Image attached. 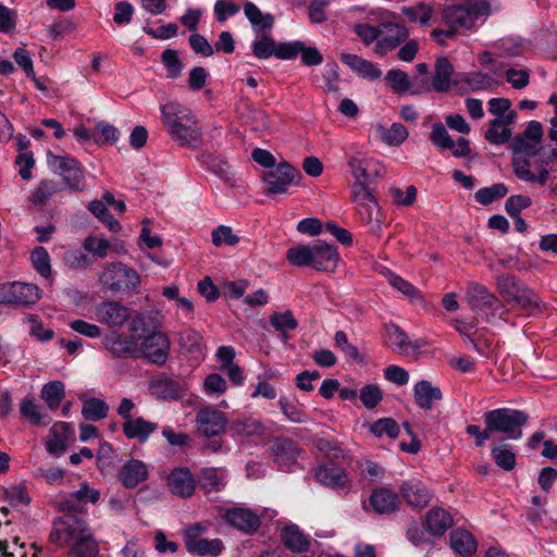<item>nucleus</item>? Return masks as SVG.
<instances>
[{
  "label": "nucleus",
  "mask_w": 557,
  "mask_h": 557,
  "mask_svg": "<svg viewBox=\"0 0 557 557\" xmlns=\"http://www.w3.org/2000/svg\"><path fill=\"white\" fill-rule=\"evenodd\" d=\"M161 119L170 137L184 148L196 149L202 141V129L197 116L187 107L170 101L161 106Z\"/></svg>",
  "instance_id": "nucleus-1"
},
{
  "label": "nucleus",
  "mask_w": 557,
  "mask_h": 557,
  "mask_svg": "<svg viewBox=\"0 0 557 557\" xmlns=\"http://www.w3.org/2000/svg\"><path fill=\"white\" fill-rule=\"evenodd\" d=\"M51 543L69 546V557H97L98 543L88 530L86 520L69 517L63 529H53L49 535Z\"/></svg>",
  "instance_id": "nucleus-2"
},
{
  "label": "nucleus",
  "mask_w": 557,
  "mask_h": 557,
  "mask_svg": "<svg viewBox=\"0 0 557 557\" xmlns=\"http://www.w3.org/2000/svg\"><path fill=\"white\" fill-rule=\"evenodd\" d=\"M466 299L471 310L491 324L503 319L507 312L504 302L485 285L470 281L466 288Z\"/></svg>",
  "instance_id": "nucleus-3"
},
{
  "label": "nucleus",
  "mask_w": 557,
  "mask_h": 557,
  "mask_svg": "<svg viewBox=\"0 0 557 557\" xmlns=\"http://www.w3.org/2000/svg\"><path fill=\"white\" fill-rule=\"evenodd\" d=\"M483 421L492 434L500 433L506 440L516 441L522 437V428L528 423L529 416L522 410L498 408L486 411Z\"/></svg>",
  "instance_id": "nucleus-4"
},
{
  "label": "nucleus",
  "mask_w": 557,
  "mask_h": 557,
  "mask_svg": "<svg viewBox=\"0 0 557 557\" xmlns=\"http://www.w3.org/2000/svg\"><path fill=\"white\" fill-rule=\"evenodd\" d=\"M496 288L507 304L522 310H534L541 306L540 297L515 275H497Z\"/></svg>",
  "instance_id": "nucleus-5"
},
{
  "label": "nucleus",
  "mask_w": 557,
  "mask_h": 557,
  "mask_svg": "<svg viewBox=\"0 0 557 557\" xmlns=\"http://www.w3.org/2000/svg\"><path fill=\"white\" fill-rule=\"evenodd\" d=\"M490 13V4L485 0H460L459 3L444 9L443 22L456 33L459 28H471L474 23Z\"/></svg>",
  "instance_id": "nucleus-6"
},
{
  "label": "nucleus",
  "mask_w": 557,
  "mask_h": 557,
  "mask_svg": "<svg viewBox=\"0 0 557 557\" xmlns=\"http://www.w3.org/2000/svg\"><path fill=\"white\" fill-rule=\"evenodd\" d=\"M103 289L112 293L128 292L140 283L139 274L122 262L107 263L99 276Z\"/></svg>",
  "instance_id": "nucleus-7"
},
{
  "label": "nucleus",
  "mask_w": 557,
  "mask_h": 557,
  "mask_svg": "<svg viewBox=\"0 0 557 557\" xmlns=\"http://www.w3.org/2000/svg\"><path fill=\"white\" fill-rule=\"evenodd\" d=\"M47 163L51 171L63 177V182L72 191H82L85 188V176L81 163L69 154H47Z\"/></svg>",
  "instance_id": "nucleus-8"
},
{
  "label": "nucleus",
  "mask_w": 557,
  "mask_h": 557,
  "mask_svg": "<svg viewBox=\"0 0 557 557\" xmlns=\"http://www.w3.org/2000/svg\"><path fill=\"white\" fill-rule=\"evenodd\" d=\"M135 404L129 398H122L116 409L117 414L123 419L122 430L128 440H137L145 443L149 436L157 430V424L143 417L133 418L131 412Z\"/></svg>",
  "instance_id": "nucleus-9"
},
{
  "label": "nucleus",
  "mask_w": 557,
  "mask_h": 557,
  "mask_svg": "<svg viewBox=\"0 0 557 557\" xmlns=\"http://www.w3.org/2000/svg\"><path fill=\"white\" fill-rule=\"evenodd\" d=\"M301 177L300 171L290 163L280 162L272 170L267 171L263 176L267 196L285 194L289 186Z\"/></svg>",
  "instance_id": "nucleus-10"
},
{
  "label": "nucleus",
  "mask_w": 557,
  "mask_h": 557,
  "mask_svg": "<svg viewBox=\"0 0 557 557\" xmlns=\"http://www.w3.org/2000/svg\"><path fill=\"white\" fill-rule=\"evenodd\" d=\"M171 348L169 336L163 332H151L145 336L139 346V355L150 363L161 367L165 364Z\"/></svg>",
  "instance_id": "nucleus-11"
},
{
  "label": "nucleus",
  "mask_w": 557,
  "mask_h": 557,
  "mask_svg": "<svg viewBox=\"0 0 557 557\" xmlns=\"http://www.w3.org/2000/svg\"><path fill=\"white\" fill-rule=\"evenodd\" d=\"M196 423L199 434L205 437H214L225 432L227 419L224 412L211 406L197 411Z\"/></svg>",
  "instance_id": "nucleus-12"
},
{
  "label": "nucleus",
  "mask_w": 557,
  "mask_h": 557,
  "mask_svg": "<svg viewBox=\"0 0 557 557\" xmlns=\"http://www.w3.org/2000/svg\"><path fill=\"white\" fill-rule=\"evenodd\" d=\"M104 348L113 358H138L139 344L134 336L111 332L102 338Z\"/></svg>",
  "instance_id": "nucleus-13"
},
{
  "label": "nucleus",
  "mask_w": 557,
  "mask_h": 557,
  "mask_svg": "<svg viewBox=\"0 0 557 557\" xmlns=\"http://www.w3.org/2000/svg\"><path fill=\"white\" fill-rule=\"evenodd\" d=\"M400 505L399 496L388 487H376L369 497V504H364L366 510H372L377 515H391Z\"/></svg>",
  "instance_id": "nucleus-14"
},
{
  "label": "nucleus",
  "mask_w": 557,
  "mask_h": 557,
  "mask_svg": "<svg viewBox=\"0 0 557 557\" xmlns=\"http://www.w3.org/2000/svg\"><path fill=\"white\" fill-rule=\"evenodd\" d=\"M226 521L245 534H253L261 525L260 517L249 508L233 507L225 512Z\"/></svg>",
  "instance_id": "nucleus-15"
},
{
  "label": "nucleus",
  "mask_w": 557,
  "mask_h": 557,
  "mask_svg": "<svg viewBox=\"0 0 557 557\" xmlns=\"http://www.w3.org/2000/svg\"><path fill=\"white\" fill-rule=\"evenodd\" d=\"M177 343L181 352L189 359L199 361L205 357L206 344L197 330L188 327L177 332Z\"/></svg>",
  "instance_id": "nucleus-16"
},
{
  "label": "nucleus",
  "mask_w": 557,
  "mask_h": 557,
  "mask_svg": "<svg viewBox=\"0 0 557 557\" xmlns=\"http://www.w3.org/2000/svg\"><path fill=\"white\" fill-rule=\"evenodd\" d=\"M315 480L332 490L350 487V479L347 471L333 465H321L314 469Z\"/></svg>",
  "instance_id": "nucleus-17"
},
{
  "label": "nucleus",
  "mask_w": 557,
  "mask_h": 557,
  "mask_svg": "<svg viewBox=\"0 0 557 557\" xmlns=\"http://www.w3.org/2000/svg\"><path fill=\"white\" fill-rule=\"evenodd\" d=\"M399 492L401 497L412 508L426 507L430 504L433 496L431 491L426 487V485L417 479H410L405 481L400 485Z\"/></svg>",
  "instance_id": "nucleus-18"
},
{
  "label": "nucleus",
  "mask_w": 557,
  "mask_h": 557,
  "mask_svg": "<svg viewBox=\"0 0 557 557\" xmlns=\"http://www.w3.org/2000/svg\"><path fill=\"white\" fill-rule=\"evenodd\" d=\"M168 486L172 494L181 498H189L196 488V480L187 468L174 469L166 479Z\"/></svg>",
  "instance_id": "nucleus-19"
},
{
  "label": "nucleus",
  "mask_w": 557,
  "mask_h": 557,
  "mask_svg": "<svg viewBox=\"0 0 557 557\" xmlns=\"http://www.w3.org/2000/svg\"><path fill=\"white\" fill-rule=\"evenodd\" d=\"M96 314L100 322L111 326H123L131 318V311L119 301H104L96 308Z\"/></svg>",
  "instance_id": "nucleus-20"
},
{
  "label": "nucleus",
  "mask_w": 557,
  "mask_h": 557,
  "mask_svg": "<svg viewBox=\"0 0 557 557\" xmlns=\"http://www.w3.org/2000/svg\"><path fill=\"white\" fill-rule=\"evenodd\" d=\"M147 465L138 459L127 460L119 470L117 479L125 488H135L148 479Z\"/></svg>",
  "instance_id": "nucleus-21"
},
{
  "label": "nucleus",
  "mask_w": 557,
  "mask_h": 557,
  "mask_svg": "<svg viewBox=\"0 0 557 557\" xmlns=\"http://www.w3.org/2000/svg\"><path fill=\"white\" fill-rule=\"evenodd\" d=\"M337 262L338 252L335 246L321 242L312 245V269L317 271H334Z\"/></svg>",
  "instance_id": "nucleus-22"
},
{
  "label": "nucleus",
  "mask_w": 557,
  "mask_h": 557,
  "mask_svg": "<svg viewBox=\"0 0 557 557\" xmlns=\"http://www.w3.org/2000/svg\"><path fill=\"white\" fill-rule=\"evenodd\" d=\"M517 117L516 111H510L503 119H493L488 123V127L484 134V138L492 145H503L511 138V131L508 125L515 123Z\"/></svg>",
  "instance_id": "nucleus-23"
},
{
  "label": "nucleus",
  "mask_w": 557,
  "mask_h": 557,
  "mask_svg": "<svg viewBox=\"0 0 557 557\" xmlns=\"http://www.w3.org/2000/svg\"><path fill=\"white\" fill-rule=\"evenodd\" d=\"M274 460L280 467L294 465L300 454V448L290 438L277 437L271 446Z\"/></svg>",
  "instance_id": "nucleus-24"
},
{
  "label": "nucleus",
  "mask_w": 557,
  "mask_h": 557,
  "mask_svg": "<svg viewBox=\"0 0 557 557\" xmlns=\"http://www.w3.org/2000/svg\"><path fill=\"white\" fill-rule=\"evenodd\" d=\"M386 35L376 42V51L381 54L398 47L408 37L407 28L398 23L382 24Z\"/></svg>",
  "instance_id": "nucleus-25"
},
{
  "label": "nucleus",
  "mask_w": 557,
  "mask_h": 557,
  "mask_svg": "<svg viewBox=\"0 0 557 557\" xmlns=\"http://www.w3.org/2000/svg\"><path fill=\"white\" fill-rule=\"evenodd\" d=\"M280 537L283 545L293 553H305L310 547V539L293 523L282 529Z\"/></svg>",
  "instance_id": "nucleus-26"
},
{
  "label": "nucleus",
  "mask_w": 557,
  "mask_h": 557,
  "mask_svg": "<svg viewBox=\"0 0 557 557\" xmlns=\"http://www.w3.org/2000/svg\"><path fill=\"white\" fill-rule=\"evenodd\" d=\"M341 61L362 78L376 81L382 76V71L373 62L364 60L357 54L343 53Z\"/></svg>",
  "instance_id": "nucleus-27"
},
{
  "label": "nucleus",
  "mask_w": 557,
  "mask_h": 557,
  "mask_svg": "<svg viewBox=\"0 0 557 557\" xmlns=\"http://www.w3.org/2000/svg\"><path fill=\"white\" fill-rule=\"evenodd\" d=\"M453 524L451 515L443 508L433 507L425 516L424 528L432 535H443Z\"/></svg>",
  "instance_id": "nucleus-28"
},
{
  "label": "nucleus",
  "mask_w": 557,
  "mask_h": 557,
  "mask_svg": "<svg viewBox=\"0 0 557 557\" xmlns=\"http://www.w3.org/2000/svg\"><path fill=\"white\" fill-rule=\"evenodd\" d=\"M70 429V424L66 422H59L52 426L51 436L46 440V449L50 455L54 457L63 455L66 449Z\"/></svg>",
  "instance_id": "nucleus-29"
},
{
  "label": "nucleus",
  "mask_w": 557,
  "mask_h": 557,
  "mask_svg": "<svg viewBox=\"0 0 557 557\" xmlns=\"http://www.w3.org/2000/svg\"><path fill=\"white\" fill-rule=\"evenodd\" d=\"M150 388L157 398L177 399L183 395V385L177 380L165 375L152 381Z\"/></svg>",
  "instance_id": "nucleus-30"
},
{
  "label": "nucleus",
  "mask_w": 557,
  "mask_h": 557,
  "mask_svg": "<svg viewBox=\"0 0 557 557\" xmlns=\"http://www.w3.org/2000/svg\"><path fill=\"white\" fill-rule=\"evenodd\" d=\"M454 65L446 57H441L435 62V74L431 79L433 89L437 92H446L450 89Z\"/></svg>",
  "instance_id": "nucleus-31"
},
{
  "label": "nucleus",
  "mask_w": 557,
  "mask_h": 557,
  "mask_svg": "<svg viewBox=\"0 0 557 557\" xmlns=\"http://www.w3.org/2000/svg\"><path fill=\"white\" fill-rule=\"evenodd\" d=\"M13 287V305L15 306H32L41 298L40 288L30 283L12 282Z\"/></svg>",
  "instance_id": "nucleus-32"
},
{
  "label": "nucleus",
  "mask_w": 557,
  "mask_h": 557,
  "mask_svg": "<svg viewBox=\"0 0 557 557\" xmlns=\"http://www.w3.org/2000/svg\"><path fill=\"white\" fill-rule=\"evenodd\" d=\"M414 401L421 408L429 410L433 407L434 400H441L443 394L438 387L432 386L429 381L422 380L413 387Z\"/></svg>",
  "instance_id": "nucleus-33"
},
{
  "label": "nucleus",
  "mask_w": 557,
  "mask_h": 557,
  "mask_svg": "<svg viewBox=\"0 0 557 557\" xmlns=\"http://www.w3.org/2000/svg\"><path fill=\"white\" fill-rule=\"evenodd\" d=\"M450 546L460 556H471L476 550V541L466 530H455L450 533Z\"/></svg>",
  "instance_id": "nucleus-34"
},
{
  "label": "nucleus",
  "mask_w": 557,
  "mask_h": 557,
  "mask_svg": "<svg viewBox=\"0 0 557 557\" xmlns=\"http://www.w3.org/2000/svg\"><path fill=\"white\" fill-rule=\"evenodd\" d=\"M244 13L257 32L271 29L274 24V17L270 13H262L260 9L252 2L244 5Z\"/></svg>",
  "instance_id": "nucleus-35"
},
{
  "label": "nucleus",
  "mask_w": 557,
  "mask_h": 557,
  "mask_svg": "<svg viewBox=\"0 0 557 557\" xmlns=\"http://www.w3.org/2000/svg\"><path fill=\"white\" fill-rule=\"evenodd\" d=\"M185 547L190 554H198L200 556H218L224 548L223 542L220 539H199L195 542H186Z\"/></svg>",
  "instance_id": "nucleus-36"
},
{
  "label": "nucleus",
  "mask_w": 557,
  "mask_h": 557,
  "mask_svg": "<svg viewBox=\"0 0 557 557\" xmlns=\"http://www.w3.org/2000/svg\"><path fill=\"white\" fill-rule=\"evenodd\" d=\"M386 333L388 338L398 347L399 352L403 355L407 354L409 349L416 351L421 348L420 344L411 342L405 331L396 324L387 325Z\"/></svg>",
  "instance_id": "nucleus-37"
},
{
  "label": "nucleus",
  "mask_w": 557,
  "mask_h": 557,
  "mask_svg": "<svg viewBox=\"0 0 557 557\" xmlns=\"http://www.w3.org/2000/svg\"><path fill=\"white\" fill-rule=\"evenodd\" d=\"M41 398L51 410L57 409L65 396L64 384L61 381H52L45 384L40 392Z\"/></svg>",
  "instance_id": "nucleus-38"
},
{
  "label": "nucleus",
  "mask_w": 557,
  "mask_h": 557,
  "mask_svg": "<svg viewBox=\"0 0 557 557\" xmlns=\"http://www.w3.org/2000/svg\"><path fill=\"white\" fill-rule=\"evenodd\" d=\"M373 160L358 152L348 159V166L356 181H367L370 177V171Z\"/></svg>",
  "instance_id": "nucleus-39"
},
{
  "label": "nucleus",
  "mask_w": 557,
  "mask_h": 557,
  "mask_svg": "<svg viewBox=\"0 0 557 557\" xmlns=\"http://www.w3.org/2000/svg\"><path fill=\"white\" fill-rule=\"evenodd\" d=\"M491 455L495 463L505 471H511L516 467V454L508 444L494 446Z\"/></svg>",
  "instance_id": "nucleus-40"
},
{
  "label": "nucleus",
  "mask_w": 557,
  "mask_h": 557,
  "mask_svg": "<svg viewBox=\"0 0 557 557\" xmlns=\"http://www.w3.org/2000/svg\"><path fill=\"white\" fill-rule=\"evenodd\" d=\"M317 449L322 453L331 462L336 460H350L342 445L336 441L327 438H318L315 441Z\"/></svg>",
  "instance_id": "nucleus-41"
},
{
  "label": "nucleus",
  "mask_w": 557,
  "mask_h": 557,
  "mask_svg": "<svg viewBox=\"0 0 557 557\" xmlns=\"http://www.w3.org/2000/svg\"><path fill=\"white\" fill-rule=\"evenodd\" d=\"M270 323L276 331L282 333L284 341L288 338L286 331L296 330L298 326V322L290 310H285L282 313H272L270 315Z\"/></svg>",
  "instance_id": "nucleus-42"
},
{
  "label": "nucleus",
  "mask_w": 557,
  "mask_h": 557,
  "mask_svg": "<svg viewBox=\"0 0 557 557\" xmlns=\"http://www.w3.org/2000/svg\"><path fill=\"white\" fill-rule=\"evenodd\" d=\"M232 431L239 436H252L261 434L264 430L260 420L253 418H242L232 422Z\"/></svg>",
  "instance_id": "nucleus-43"
},
{
  "label": "nucleus",
  "mask_w": 557,
  "mask_h": 557,
  "mask_svg": "<svg viewBox=\"0 0 557 557\" xmlns=\"http://www.w3.org/2000/svg\"><path fill=\"white\" fill-rule=\"evenodd\" d=\"M510 148L515 156L523 154L528 158L537 156L542 149L541 143L521 135L516 136L511 140Z\"/></svg>",
  "instance_id": "nucleus-44"
},
{
  "label": "nucleus",
  "mask_w": 557,
  "mask_h": 557,
  "mask_svg": "<svg viewBox=\"0 0 557 557\" xmlns=\"http://www.w3.org/2000/svg\"><path fill=\"white\" fill-rule=\"evenodd\" d=\"M507 193L508 188L504 183H496L490 187L480 188L475 193L474 198L479 203L487 206L495 200L504 198Z\"/></svg>",
  "instance_id": "nucleus-45"
},
{
  "label": "nucleus",
  "mask_w": 557,
  "mask_h": 557,
  "mask_svg": "<svg viewBox=\"0 0 557 557\" xmlns=\"http://www.w3.org/2000/svg\"><path fill=\"white\" fill-rule=\"evenodd\" d=\"M109 406L99 398L85 400L82 408V414L86 420L99 421L108 416Z\"/></svg>",
  "instance_id": "nucleus-46"
},
{
  "label": "nucleus",
  "mask_w": 557,
  "mask_h": 557,
  "mask_svg": "<svg viewBox=\"0 0 557 557\" xmlns=\"http://www.w3.org/2000/svg\"><path fill=\"white\" fill-rule=\"evenodd\" d=\"M312 258V245H297L286 251V259L296 267H310Z\"/></svg>",
  "instance_id": "nucleus-47"
},
{
  "label": "nucleus",
  "mask_w": 557,
  "mask_h": 557,
  "mask_svg": "<svg viewBox=\"0 0 557 557\" xmlns=\"http://www.w3.org/2000/svg\"><path fill=\"white\" fill-rule=\"evenodd\" d=\"M408 74L399 69L389 70L385 75V81L392 91L397 95L408 92L410 89Z\"/></svg>",
  "instance_id": "nucleus-48"
},
{
  "label": "nucleus",
  "mask_w": 557,
  "mask_h": 557,
  "mask_svg": "<svg viewBox=\"0 0 557 557\" xmlns=\"http://www.w3.org/2000/svg\"><path fill=\"white\" fill-rule=\"evenodd\" d=\"M198 484L206 493L218 492L224 486L223 478L218 469L214 468L203 469L199 476Z\"/></svg>",
  "instance_id": "nucleus-49"
},
{
  "label": "nucleus",
  "mask_w": 557,
  "mask_h": 557,
  "mask_svg": "<svg viewBox=\"0 0 557 557\" xmlns=\"http://www.w3.org/2000/svg\"><path fill=\"white\" fill-rule=\"evenodd\" d=\"M401 12L410 22H419L422 25H426L433 13V8L425 2H419L412 7H403Z\"/></svg>",
  "instance_id": "nucleus-50"
},
{
  "label": "nucleus",
  "mask_w": 557,
  "mask_h": 557,
  "mask_svg": "<svg viewBox=\"0 0 557 557\" xmlns=\"http://www.w3.org/2000/svg\"><path fill=\"white\" fill-rule=\"evenodd\" d=\"M60 191L58 183L53 181H41L33 191L29 200L33 205H44L53 195Z\"/></svg>",
  "instance_id": "nucleus-51"
},
{
  "label": "nucleus",
  "mask_w": 557,
  "mask_h": 557,
  "mask_svg": "<svg viewBox=\"0 0 557 557\" xmlns=\"http://www.w3.org/2000/svg\"><path fill=\"white\" fill-rule=\"evenodd\" d=\"M370 431L377 437L387 435L389 438H396L399 435V425L392 418H382L371 424Z\"/></svg>",
  "instance_id": "nucleus-52"
},
{
  "label": "nucleus",
  "mask_w": 557,
  "mask_h": 557,
  "mask_svg": "<svg viewBox=\"0 0 557 557\" xmlns=\"http://www.w3.org/2000/svg\"><path fill=\"white\" fill-rule=\"evenodd\" d=\"M34 269L44 277L51 274L50 257L44 247H36L30 256Z\"/></svg>",
  "instance_id": "nucleus-53"
},
{
  "label": "nucleus",
  "mask_w": 557,
  "mask_h": 557,
  "mask_svg": "<svg viewBox=\"0 0 557 557\" xmlns=\"http://www.w3.org/2000/svg\"><path fill=\"white\" fill-rule=\"evenodd\" d=\"M60 506L61 510L65 515L59 522L54 523L53 529H63L69 517H74L77 520H85L82 516L81 504L77 503L75 498H73V493L70 495V498L63 500Z\"/></svg>",
  "instance_id": "nucleus-54"
},
{
  "label": "nucleus",
  "mask_w": 557,
  "mask_h": 557,
  "mask_svg": "<svg viewBox=\"0 0 557 557\" xmlns=\"http://www.w3.org/2000/svg\"><path fill=\"white\" fill-rule=\"evenodd\" d=\"M276 42L268 35H262L259 40L252 44V53L259 60H264L271 55L275 57Z\"/></svg>",
  "instance_id": "nucleus-55"
},
{
  "label": "nucleus",
  "mask_w": 557,
  "mask_h": 557,
  "mask_svg": "<svg viewBox=\"0 0 557 557\" xmlns=\"http://www.w3.org/2000/svg\"><path fill=\"white\" fill-rule=\"evenodd\" d=\"M430 140L440 149H454V140L442 123H435L430 133Z\"/></svg>",
  "instance_id": "nucleus-56"
},
{
  "label": "nucleus",
  "mask_w": 557,
  "mask_h": 557,
  "mask_svg": "<svg viewBox=\"0 0 557 557\" xmlns=\"http://www.w3.org/2000/svg\"><path fill=\"white\" fill-rule=\"evenodd\" d=\"M211 240L215 247L222 245L234 246L239 242V237L233 233L232 227L220 225L212 231Z\"/></svg>",
  "instance_id": "nucleus-57"
},
{
  "label": "nucleus",
  "mask_w": 557,
  "mask_h": 557,
  "mask_svg": "<svg viewBox=\"0 0 557 557\" xmlns=\"http://www.w3.org/2000/svg\"><path fill=\"white\" fill-rule=\"evenodd\" d=\"M388 283L396 289H398L400 293H403L405 296H407L410 299H421V294L419 289L413 286L411 283L407 282L403 277L398 276L397 274L389 272L387 275Z\"/></svg>",
  "instance_id": "nucleus-58"
},
{
  "label": "nucleus",
  "mask_w": 557,
  "mask_h": 557,
  "mask_svg": "<svg viewBox=\"0 0 557 557\" xmlns=\"http://www.w3.org/2000/svg\"><path fill=\"white\" fill-rule=\"evenodd\" d=\"M408 131L401 123H393L382 133L383 140L389 146H399L408 138Z\"/></svg>",
  "instance_id": "nucleus-59"
},
{
  "label": "nucleus",
  "mask_w": 557,
  "mask_h": 557,
  "mask_svg": "<svg viewBox=\"0 0 557 557\" xmlns=\"http://www.w3.org/2000/svg\"><path fill=\"white\" fill-rule=\"evenodd\" d=\"M360 400L367 409L375 408L383 399V393L377 385L369 384L360 389Z\"/></svg>",
  "instance_id": "nucleus-60"
},
{
  "label": "nucleus",
  "mask_w": 557,
  "mask_h": 557,
  "mask_svg": "<svg viewBox=\"0 0 557 557\" xmlns=\"http://www.w3.org/2000/svg\"><path fill=\"white\" fill-rule=\"evenodd\" d=\"M161 59L168 71V77L177 78L181 76L183 65L175 50H164L162 52Z\"/></svg>",
  "instance_id": "nucleus-61"
},
{
  "label": "nucleus",
  "mask_w": 557,
  "mask_h": 557,
  "mask_svg": "<svg viewBox=\"0 0 557 557\" xmlns=\"http://www.w3.org/2000/svg\"><path fill=\"white\" fill-rule=\"evenodd\" d=\"M461 82L466 83L471 90L476 91L490 88L492 85V77L485 73L473 72L465 74Z\"/></svg>",
  "instance_id": "nucleus-62"
},
{
  "label": "nucleus",
  "mask_w": 557,
  "mask_h": 557,
  "mask_svg": "<svg viewBox=\"0 0 557 557\" xmlns=\"http://www.w3.org/2000/svg\"><path fill=\"white\" fill-rule=\"evenodd\" d=\"M110 247L109 240L96 236H88L84 242L85 250L101 259L108 256Z\"/></svg>",
  "instance_id": "nucleus-63"
},
{
  "label": "nucleus",
  "mask_w": 557,
  "mask_h": 557,
  "mask_svg": "<svg viewBox=\"0 0 557 557\" xmlns=\"http://www.w3.org/2000/svg\"><path fill=\"white\" fill-rule=\"evenodd\" d=\"M532 205V200L525 195L510 196L505 203V210L510 216H518L520 212Z\"/></svg>",
  "instance_id": "nucleus-64"
}]
</instances>
